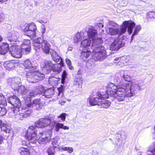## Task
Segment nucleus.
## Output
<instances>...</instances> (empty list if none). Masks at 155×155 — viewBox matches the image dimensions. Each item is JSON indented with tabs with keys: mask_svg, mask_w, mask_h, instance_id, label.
<instances>
[{
	"mask_svg": "<svg viewBox=\"0 0 155 155\" xmlns=\"http://www.w3.org/2000/svg\"><path fill=\"white\" fill-rule=\"evenodd\" d=\"M42 137H40L38 139V143L40 144H44L48 141L49 140L46 137L42 136Z\"/></svg>",
	"mask_w": 155,
	"mask_h": 155,
	"instance_id": "obj_36",
	"label": "nucleus"
},
{
	"mask_svg": "<svg viewBox=\"0 0 155 155\" xmlns=\"http://www.w3.org/2000/svg\"><path fill=\"white\" fill-rule=\"evenodd\" d=\"M5 18L4 14L2 12H0V22L3 21Z\"/></svg>",
	"mask_w": 155,
	"mask_h": 155,
	"instance_id": "obj_53",
	"label": "nucleus"
},
{
	"mask_svg": "<svg viewBox=\"0 0 155 155\" xmlns=\"http://www.w3.org/2000/svg\"><path fill=\"white\" fill-rule=\"evenodd\" d=\"M119 59H120V58H115L114 59V60L115 61H117L119 60Z\"/></svg>",
	"mask_w": 155,
	"mask_h": 155,
	"instance_id": "obj_59",
	"label": "nucleus"
},
{
	"mask_svg": "<svg viewBox=\"0 0 155 155\" xmlns=\"http://www.w3.org/2000/svg\"><path fill=\"white\" fill-rule=\"evenodd\" d=\"M104 98L98 97L96 93L95 97H92L90 98L89 103L92 105H98L101 106V107L107 108L110 106L111 103L109 101L104 99Z\"/></svg>",
	"mask_w": 155,
	"mask_h": 155,
	"instance_id": "obj_7",
	"label": "nucleus"
},
{
	"mask_svg": "<svg viewBox=\"0 0 155 155\" xmlns=\"http://www.w3.org/2000/svg\"><path fill=\"white\" fill-rule=\"evenodd\" d=\"M24 68L25 69L32 70L35 66H33L30 61L28 59L25 61L23 63Z\"/></svg>",
	"mask_w": 155,
	"mask_h": 155,
	"instance_id": "obj_26",
	"label": "nucleus"
},
{
	"mask_svg": "<svg viewBox=\"0 0 155 155\" xmlns=\"http://www.w3.org/2000/svg\"><path fill=\"white\" fill-rule=\"evenodd\" d=\"M31 42L29 40H24L23 43L21 44L23 45H30Z\"/></svg>",
	"mask_w": 155,
	"mask_h": 155,
	"instance_id": "obj_52",
	"label": "nucleus"
},
{
	"mask_svg": "<svg viewBox=\"0 0 155 155\" xmlns=\"http://www.w3.org/2000/svg\"><path fill=\"white\" fill-rule=\"evenodd\" d=\"M68 50H70V51L71 50H72V48L71 47H69V48H68Z\"/></svg>",
	"mask_w": 155,
	"mask_h": 155,
	"instance_id": "obj_62",
	"label": "nucleus"
},
{
	"mask_svg": "<svg viewBox=\"0 0 155 155\" xmlns=\"http://www.w3.org/2000/svg\"><path fill=\"white\" fill-rule=\"evenodd\" d=\"M18 92L22 94H25L26 92H27L26 91V89L24 86L22 85L21 84L19 86V87L18 88L17 90Z\"/></svg>",
	"mask_w": 155,
	"mask_h": 155,
	"instance_id": "obj_37",
	"label": "nucleus"
},
{
	"mask_svg": "<svg viewBox=\"0 0 155 155\" xmlns=\"http://www.w3.org/2000/svg\"><path fill=\"white\" fill-rule=\"evenodd\" d=\"M8 44L3 43L0 45V53L2 55L5 54L8 49Z\"/></svg>",
	"mask_w": 155,
	"mask_h": 155,
	"instance_id": "obj_25",
	"label": "nucleus"
},
{
	"mask_svg": "<svg viewBox=\"0 0 155 155\" xmlns=\"http://www.w3.org/2000/svg\"><path fill=\"white\" fill-rule=\"evenodd\" d=\"M40 102V100L37 99H34L32 102L31 101H26L25 102V105L28 107H36L37 110H39L41 108Z\"/></svg>",
	"mask_w": 155,
	"mask_h": 155,
	"instance_id": "obj_14",
	"label": "nucleus"
},
{
	"mask_svg": "<svg viewBox=\"0 0 155 155\" xmlns=\"http://www.w3.org/2000/svg\"><path fill=\"white\" fill-rule=\"evenodd\" d=\"M6 109L5 107H0V116H2L5 115L6 113Z\"/></svg>",
	"mask_w": 155,
	"mask_h": 155,
	"instance_id": "obj_42",
	"label": "nucleus"
},
{
	"mask_svg": "<svg viewBox=\"0 0 155 155\" xmlns=\"http://www.w3.org/2000/svg\"><path fill=\"white\" fill-rule=\"evenodd\" d=\"M123 24L127 28L128 32L129 35H130L132 33L133 28L135 26V23L132 21L130 20L124 22Z\"/></svg>",
	"mask_w": 155,
	"mask_h": 155,
	"instance_id": "obj_19",
	"label": "nucleus"
},
{
	"mask_svg": "<svg viewBox=\"0 0 155 155\" xmlns=\"http://www.w3.org/2000/svg\"><path fill=\"white\" fill-rule=\"evenodd\" d=\"M0 104L3 105H7V101L4 96L2 94H0Z\"/></svg>",
	"mask_w": 155,
	"mask_h": 155,
	"instance_id": "obj_35",
	"label": "nucleus"
},
{
	"mask_svg": "<svg viewBox=\"0 0 155 155\" xmlns=\"http://www.w3.org/2000/svg\"><path fill=\"white\" fill-rule=\"evenodd\" d=\"M124 44L122 42L121 40L118 38H116L110 46V49L114 51H117L124 45Z\"/></svg>",
	"mask_w": 155,
	"mask_h": 155,
	"instance_id": "obj_12",
	"label": "nucleus"
},
{
	"mask_svg": "<svg viewBox=\"0 0 155 155\" xmlns=\"http://www.w3.org/2000/svg\"><path fill=\"white\" fill-rule=\"evenodd\" d=\"M86 37V34L84 32H78L75 34L73 37V41L75 43H78L81 40Z\"/></svg>",
	"mask_w": 155,
	"mask_h": 155,
	"instance_id": "obj_18",
	"label": "nucleus"
},
{
	"mask_svg": "<svg viewBox=\"0 0 155 155\" xmlns=\"http://www.w3.org/2000/svg\"><path fill=\"white\" fill-rule=\"evenodd\" d=\"M41 64L43 71L46 73H49L51 70L55 74L59 73L61 71L62 67L64 66L63 62L53 64L50 61H43Z\"/></svg>",
	"mask_w": 155,
	"mask_h": 155,
	"instance_id": "obj_3",
	"label": "nucleus"
},
{
	"mask_svg": "<svg viewBox=\"0 0 155 155\" xmlns=\"http://www.w3.org/2000/svg\"><path fill=\"white\" fill-rule=\"evenodd\" d=\"M12 50L10 51L11 55L16 58H19L22 56V50L19 45L13 46Z\"/></svg>",
	"mask_w": 155,
	"mask_h": 155,
	"instance_id": "obj_11",
	"label": "nucleus"
},
{
	"mask_svg": "<svg viewBox=\"0 0 155 155\" xmlns=\"http://www.w3.org/2000/svg\"><path fill=\"white\" fill-rule=\"evenodd\" d=\"M67 75V74L66 72L65 71H64L63 73V74L62 75V81L64 80L65 78L66 77Z\"/></svg>",
	"mask_w": 155,
	"mask_h": 155,
	"instance_id": "obj_55",
	"label": "nucleus"
},
{
	"mask_svg": "<svg viewBox=\"0 0 155 155\" xmlns=\"http://www.w3.org/2000/svg\"><path fill=\"white\" fill-rule=\"evenodd\" d=\"M57 90L58 92V95H61V96H62L63 95V87H61L58 88L57 89Z\"/></svg>",
	"mask_w": 155,
	"mask_h": 155,
	"instance_id": "obj_50",
	"label": "nucleus"
},
{
	"mask_svg": "<svg viewBox=\"0 0 155 155\" xmlns=\"http://www.w3.org/2000/svg\"><path fill=\"white\" fill-rule=\"evenodd\" d=\"M121 138H122L123 139H126V136L125 135V133L124 132L122 131L121 132Z\"/></svg>",
	"mask_w": 155,
	"mask_h": 155,
	"instance_id": "obj_56",
	"label": "nucleus"
},
{
	"mask_svg": "<svg viewBox=\"0 0 155 155\" xmlns=\"http://www.w3.org/2000/svg\"><path fill=\"white\" fill-rule=\"evenodd\" d=\"M123 78L125 81H129L130 80V77L127 74H124L123 76Z\"/></svg>",
	"mask_w": 155,
	"mask_h": 155,
	"instance_id": "obj_48",
	"label": "nucleus"
},
{
	"mask_svg": "<svg viewBox=\"0 0 155 155\" xmlns=\"http://www.w3.org/2000/svg\"><path fill=\"white\" fill-rule=\"evenodd\" d=\"M120 62H118V64H119V65H120Z\"/></svg>",
	"mask_w": 155,
	"mask_h": 155,
	"instance_id": "obj_64",
	"label": "nucleus"
},
{
	"mask_svg": "<svg viewBox=\"0 0 155 155\" xmlns=\"http://www.w3.org/2000/svg\"><path fill=\"white\" fill-rule=\"evenodd\" d=\"M82 72H83V71L81 69V68L79 69L78 70V72H77V74H78V75L81 74L82 73Z\"/></svg>",
	"mask_w": 155,
	"mask_h": 155,
	"instance_id": "obj_57",
	"label": "nucleus"
},
{
	"mask_svg": "<svg viewBox=\"0 0 155 155\" xmlns=\"http://www.w3.org/2000/svg\"><path fill=\"white\" fill-rule=\"evenodd\" d=\"M41 91L43 96H44L45 97L47 98H50L53 95L54 90L53 89H49L46 90L44 91H44V88L42 87L40 88Z\"/></svg>",
	"mask_w": 155,
	"mask_h": 155,
	"instance_id": "obj_21",
	"label": "nucleus"
},
{
	"mask_svg": "<svg viewBox=\"0 0 155 155\" xmlns=\"http://www.w3.org/2000/svg\"><path fill=\"white\" fill-rule=\"evenodd\" d=\"M52 134V130H50L45 131L42 133H40V135L42 136L46 137L47 138L50 140L51 138Z\"/></svg>",
	"mask_w": 155,
	"mask_h": 155,
	"instance_id": "obj_29",
	"label": "nucleus"
},
{
	"mask_svg": "<svg viewBox=\"0 0 155 155\" xmlns=\"http://www.w3.org/2000/svg\"><path fill=\"white\" fill-rule=\"evenodd\" d=\"M21 81L20 78L17 77L9 79L8 80V84L14 83L16 84H21Z\"/></svg>",
	"mask_w": 155,
	"mask_h": 155,
	"instance_id": "obj_32",
	"label": "nucleus"
},
{
	"mask_svg": "<svg viewBox=\"0 0 155 155\" xmlns=\"http://www.w3.org/2000/svg\"><path fill=\"white\" fill-rule=\"evenodd\" d=\"M91 54V52L88 50L86 51L83 50L81 53V57L83 60L86 61Z\"/></svg>",
	"mask_w": 155,
	"mask_h": 155,
	"instance_id": "obj_27",
	"label": "nucleus"
},
{
	"mask_svg": "<svg viewBox=\"0 0 155 155\" xmlns=\"http://www.w3.org/2000/svg\"><path fill=\"white\" fill-rule=\"evenodd\" d=\"M134 27V30L132 31L133 34L131 37V40L133 39L134 36L137 35L138 32L141 29V27L139 25L135 26Z\"/></svg>",
	"mask_w": 155,
	"mask_h": 155,
	"instance_id": "obj_31",
	"label": "nucleus"
},
{
	"mask_svg": "<svg viewBox=\"0 0 155 155\" xmlns=\"http://www.w3.org/2000/svg\"><path fill=\"white\" fill-rule=\"evenodd\" d=\"M8 84L11 86L13 89L14 91H17L19 87V86L21 84H16L14 83H11L10 84Z\"/></svg>",
	"mask_w": 155,
	"mask_h": 155,
	"instance_id": "obj_38",
	"label": "nucleus"
},
{
	"mask_svg": "<svg viewBox=\"0 0 155 155\" xmlns=\"http://www.w3.org/2000/svg\"><path fill=\"white\" fill-rule=\"evenodd\" d=\"M127 28L126 26L123 24L120 31L119 30L118 35H122L125 33L126 31Z\"/></svg>",
	"mask_w": 155,
	"mask_h": 155,
	"instance_id": "obj_40",
	"label": "nucleus"
},
{
	"mask_svg": "<svg viewBox=\"0 0 155 155\" xmlns=\"http://www.w3.org/2000/svg\"><path fill=\"white\" fill-rule=\"evenodd\" d=\"M122 85V87L118 88L114 84L110 83L107 87L106 93L97 92V95L99 97L105 98H108L110 95L121 101H124L126 97L134 96L141 90V86L135 81H130Z\"/></svg>",
	"mask_w": 155,
	"mask_h": 155,
	"instance_id": "obj_1",
	"label": "nucleus"
},
{
	"mask_svg": "<svg viewBox=\"0 0 155 155\" xmlns=\"http://www.w3.org/2000/svg\"><path fill=\"white\" fill-rule=\"evenodd\" d=\"M52 126L54 128V130L56 132H58L60 129H62L64 130H67L69 129V127L68 126H64L63 124L57 122L54 120L52 122Z\"/></svg>",
	"mask_w": 155,
	"mask_h": 155,
	"instance_id": "obj_17",
	"label": "nucleus"
},
{
	"mask_svg": "<svg viewBox=\"0 0 155 155\" xmlns=\"http://www.w3.org/2000/svg\"><path fill=\"white\" fill-rule=\"evenodd\" d=\"M153 135H154V138H155V134H153Z\"/></svg>",
	"mask_w": 155,
	"mask_h": 155,
	"instance_id": "obj_63",
	"label": "nucleus"
},
{
	"mask_svg": "<svg viewBox=\"0 0 155 155\" xmlns=\"http://www.w3.org/2000/svg\"><path fill=\"white\" fill-rule=\"evenodd\" d=\"M21 49L25 51L26 53H28L31 51V46L30 45H21Z\"/></svg>",
	"mask_w": 155,
	"mask_h": 155,
	"instance_id": "obj_33",
	"label": "nucleus"
},
{
	"mask_svg": "<svg viewBox=\"0 0 155 155\" xmlns=\"http://www.w3.org/2000/svg\"><path fill=\"white\" fill-rule=\"evenodd\" d=\"M19 63L12 61H6L3 64L5 68L9 71L15 69V68L19 66Z\"/></svg>",
	"mask_w": 155,
	"mask_h": 155,
	"instance_id": "obj_13",
	"label": "nucleus"
},
{
	"mask_svg": "<svg viewBox=\"0 0 155 155\" xmlns=\"http://www.w3.org/2000/svg\"><path fill=\"white\" fill-rule=\"evenodd\" d=\"M7 100L8 103L11 104L15 108L12 110V112L14 115H11L10 117L16 116V114L18 115V112L21 110L20 109L21 108V104L19 99L15 96L14 95L9 97Z\"/></svg>",
	"mask_w": 155,
	"mask_h": 155,
	"instance_id": "obj_6",
	"label": "nucleus"
},
{
	"mask_svg": "<svg viewBox=\"0 0 155 155\" xmlns=\"http://www.w3.org/2000/svg\"><path fill=\"white\" fill-rule=\"evenodd\" d=\"M26 138L31 142L36 143L37 140L36 131L35 129V127L31 126L28 127L26 135Z\"/></svg>",
	"mask_w": 155,
	"mask_h": 155,
	"instance_id": "obj_9",
	"label": "nucleus"
},
{
	"mask_svg": "<svg viewBox=\"0 0 155 155\" xmlns=\"http://www.w3.org/2000/svg\"><path fill=\"white\" fill-rule=\"evenodd\" d=\"M92 40L89 38H83L81 43V46L83 48H88L90 47L92 44Z\"/></svg>",
	"mask_w": 155,
	"mask_h": 155,
	"instance_id": "obj_22",
	"label": "nucleus"
},
{
	"mask_svg": "<svg viewBox=\"0 0 155 155\" xmlns=\"http://www.w3.org/2000/svg\"><path fill=\"white\" fill-rule=\"evenodd\" d=\"M148 15L150 18H155V12H150L148 13Z\"/></svg>",
	"mask_w": 155,
	"mask_h": 155,
	"instance_id": "obj_47",
	"label": "nucleus"
},
{
	"mask_svg": "<svg viewBox=\"0 0 155 155\" xmlns=\"http://www.w3.org/2000/svg\"><path fill=\"white\" fill-rule=\"evenodd\" d=\"M54 119L50 118L41 119L36 123V126L38 128H44L51 125L52 126Z\"/></svg>",
	"mask_w": 155,
	"mask_h": 155,
	"instance_id": "obj_10",
	"label": "nucleus"
},
{
	"mask_svg": "<svg viewBox=\"0 0 155 155\" xmlns=\"http://www.w3.org/2000/svg\"><path fill=\"white\" fill-rule=\"evenodd\" d=\"M22 144L23 145H26V143L25 141L22 142Z\"/></svg>",
	"mask_w": 155,
	"mask_h": 155,
	"instance_id": "obj_61",
	"label": "nucleus"
},
{
	"mask_svg": "<svg viewBox=\"0 0 155 155\" xmlns=\"http://www.w3.org/2000/svg\"><path fill=\"white\" fill-rule=\"evenodd\" d=\"M48 152L49 155H54V149L53 148H49L48 150Z\"/></svg>",
	"mask_w": 155,
	"mask_h": 155,
	"instance_id": "obj_51",
	"label": "nucleus"
},
{
	"mask_svg": "<svg viewBox=\"0 0 155 155\" xmlns=\"http://www.w3.org/2000/svg\"><path fill=\"white\" fill-rule=\"evenodd\" d=\"M46 31V28L44 25H42L41 26L40 32L41 34L42 37L44 36V34Z\"/></svg>",
	"mask_w": 155,
	"mask_h": 155,
	"instance_id": "obj_46",
	"label": "nucleus"
},
{
	"mask_svg": "<svg viewBox=\"0 0 155 155\" xmlns=\"http://www.w3.org/2000/svg\"><path fill=\"white\" fill-rule=\"evenodd\" d=\"M41 90L36 89L34 91H30L26 92L25 97H26V101H31L30 98L35 97L38 94H42Z\"/></svg>",
	"mask_w": 155,
	"mask_h": 155,
	"instance_id": "obj_16",
	"label": "nucleus"
},
{
	"mask_svg": "<svg viewBox=\"0 0 155 155\" xmlns=\"http://www.w3.org/2000/svg\"><path fill=\"white\" fill-rule=\"evenodd\" d=\"M61 149L64 151H67L68 153H71L73 151V148L70 147H62Z\"/></svg>",
	"mask_w": 155,
	"mask_h": 155,
	"instance_id": "obj_39",
	"label": "nucleus"
},
{
	"mask_svg": "<svg viewBox=\"0 0 155 155\" xmlns=\"http://www.w3.org/2000/svg\"><path fill=\"white\" fill-rule=\"evenodd\" d=\"M0 128L4 132L9 133L10 131L9 126L6 124L2 123L1 120H0Z\"/></svg>",
	"mask_w": 155,
	"mask_h": 155,
	"instance_id": "obj_28",
	"label": "nucleus"
},
{
	"mask_svg": "<svg viewBox=\"0 0 155 155\" xmlns=\"http://www.w3.org/2000/svg\"><path fill=\"white\" fill-rule=\"evenodd\" d=\"M65 102V101H63V102L62 101H59V103L61 105H63L64 103Z\"/></svg>",
	"mask_w": 155,
	"mask_h": 155,
	"instance_id": "obj_58",
	"label": "nucleus"
},
{
	"mask_svg": "<svg viewBox=\"0 0 155 155\" xmlns=\"http://www.w3.org/2000/svg\"><path fill=\"white\" fill-rule=\"evenodd\" d=\"M21 110L18 112V115L16 114V116H15V118H17L19 119H22L23 117H26L29 115L31 113V111L29 110H27L21 107Z\"/></svg>",
	"mask_w": 155,
	"mask_h": 155,
	"instance_id": "obj_15",
	"label": "nucleus"
},
{
	"mask_svg": "<svg viewBox=\"0 0 155 155\" xmlns=\"http://www.w3.org/2000/svg\"><path fill=\"white\" fill-rule=\"evenodd\" d=\"M16 32H9L8 34L7 38L8 41L11 42L12 44H15V42L18 41Z\"/></svg>",
	"mask_w": 155,
	"mask_h": 155,
	"instance_id": "obj_20",
	"label": "nucleus"
},
{
	"mask_svg": "<svg viewBox=\"0 0 155 155\" xmlns=\"http://www.w3.org/2000/svg\"><path fill=\"white\" fill-rule=\"evenodd\" d=\"M36 30V25L33 22L25 24V28L24 29L25 35L30 38H32L35 35Z\"/></svg>",
	"mask_w": 155,
	"mask_h": 155,
	"instance_id": "obj_8",
	"label": "nucleus"
},
{
	"mask_svg": "<svg viewBox=\"0 0 155 155\" xmlns=\"http://www.w3.org/2000/svg\"><path fill=\"white\" fill-rule=\"evenodd\" d=\"M18 152L21 155H30V152L28 150L23 147L20 148L18 149Z\"/></svg>",
	"mask_w": 155,
	"mask_h": 155,
	"instance_id": "obj_30",
	"label": "nucleus"
},
{
	"mask_svg": "<svg viewBox=\"0 0 155 155\" xmlns=\"http://www.w3.org/2000/svg\"><path fill=\"white\" fill-rule=\"evenodd\" d=\"M2 39H3L2 38L1 35H0V41H2Z\"/></svg>",
	"mask_w": 155,
	"mask_h": 155,
	"instance_id": "obj_60",
	"label": "nucleus"
},
{
	"mask_svg": "<svg viewBox=\"0 0 155 155\" xmlns=\"http://www.w3.org/2000/svg\"><path fill=\"white\" fill-rule=\"evenodd\" d=\"M106 31L107 33L111 35H114L118 34L119 29L115 28L108 26L106 29Z\"/></svg>",
	"mask_w": 155,
	"mask_h": 155,
	"instance_id": "obj_23",
	"label": "nucleus"
},
{
	"mask_svg": "<svg viewBox=\"0 0 155 155\" xmlns=\"http://www.w3.org/2000/svg\"><path fill=\"white\" fill-rule=\"evenodd\" d=\"M34 49L38 51L41 47L44 53L48 54L50 50L51 45L46 40H43L40 38L34 39L33 42Z\"/></svg>",
	"mask_w": 155,
	"mask_h": 155,
	"instance_id": "obj_4",
	"label": "nucleus"
},
{
	"mask_svg": "<svg viewBox=\"0 0 155 155\" xmlns=\"http://www.w3.org/2000/svg\"><path fill=\"white\" fill-rule=\"evenodd\" d=\"M111 26L112 27L114 28H115V27L117 26V24L113 21H109L108 23V25L107 26V27L108 26L110 27V26Z\"/></svg>",
	"mask_w": 155,
	"mask_h": 155,
	"instance_id": "obj_49",
	"label": "nucleus"
},
{
	"mask_svg": "<svg viewBox=\"0 0 155 155\" xmlns=\"http://www.w3.org/2000/svg\"><path fill=\"white\" fill-rule=\"evenodd\" d=\"M56 78L54 77H52L49 78L48 82L49 84L53 85L54 83H57V81L56 80Z\"/></svg>",
	"mask_w": 155,
	"mask_h": 155,
	"instance_id": "obj_43",
	"label": "nucleus"
},
{
	"mask_svg": "<svg viewBox=\"0 0 155 155\" xmlns=\"http://www.w3.org/2000/svg\"><path fill=\"white\" fill-rule=\"evenodd\" d=\"M50 53L53 61L55 62H57L60 60V62H63L60 57L52 49L50 51Z\"/></svg>",
	"mask_w": 155,
	"mask_h": 155,
	"instance_id": "obj_24",
	"label": "nucleus"
},
{
	"mask_svg": "<svg viewBox=\"0 0 155 155\" xmlns=\"http://www.w3.org/2000/svg\"><path fill=\"white\" fill-rule=\"evenodd\" d=\"M82 83L81 78L80 77H76L74 81V84L79 86L81 85Z\"/></svg>",
	"mask_w": 155,
	"mask_h": 155,
	"instance_id": "obj_34",
	"label": "nucleus"
},
{
	"mask_svg": "<svg viewBox=\"0 0 155 155\" xmlns=\"http://www.w3.org/2000/svg\"><path fill=\"white\" fill-rule=\"evenodd\" d=\"M154 144L155 146V148L153 149L151 147H150L148 150L147 151L148 154H150V153H149L150 152L153 155H155V142Z\"/></svg>",
	"mask_w": 155,
	"mask_h": 155,
	"instance_id": "obj_44",
	"label": "nucleus"
},
{
	"mask_svg": "<svg viewBox=\"0 0 155 155\" xmlns=\"http://www.w3.org/2000/svg\"><path fill=\"white\" fill-rule=\"evenodd\" d=\"M103 27L102 24L99 23L95 26H91L87 28L84 32L86 34L87 38L92 40L91 48L93 51L91 58L95 61L103 60L107 57L104 47L99 44L103 42L101 38H97L98 31Z\"/></svg>",
	"mask_w": 155,
	"mask_h": 155,
	"instance_id": "obj_2",
	"label": "nucleus"
},
{
	"mask_svg": "<svg viewBox=\"0 0 155 155\" xmlns=\"http://www.w3.org/2000/svg\"><path fill=\"white\" fill-rule=\"evenodd\" d=\"M66 115L67 114L66 113H62L59 115L57 117L58 118H61V120L62 121H64L65 119V117Z\"/></svg>",
	"mask_w": 155,
	"mask_h": 155,
	"instance_id": "obj_45",
	"label": "nucleus"
},
{
	"mask_svg": "<svg viewBox=\"0 0 155 155\" xmlns=\"http://www.w3.org/2000/svg\"><path fill=\"white\" fill-rule=\"evenodd\" d=\"M26 76L29 82L35 83L44 77V74L40 73L37 69L36 67L35 66L33 69L26 73Z\"/></svg>",
	"mask_w": 155,
	"mask_h": 155,
	"instance_id": "obj_5",
	"label": "nucleus"
},
{
	"mask_svg": "<svg viewBox=\"0 0 155 155\" xmlns=\"http://www.w3.org/2000/svg\"><path fill=\"white\" fill-rule=\"evenodd\" d=\"M66 62L69 69L71 70L74 69V67L71 65V63L70 60L68 58L66 59Z\"/></svg>",
	"mask_w": 155,
	"mask_h": 155,
	"instance_id": "obj_41",
	"label": "nucleus"
},
{
	"mask_svg": "<svg viewBox=\"0 0 155 155\" xmlns=\"http://www.w3.org/2000/svg\"><path fill=\"white\" fill-rule=\"evenodd\" d=\"M4 140L5 138L2 136L0 135V145L4 143Z\"/></svg>",
	"mask_w": 155,
	"mask_h": 155,
	"instance_id": "obj_54",
	"label": "nucleus"
}]
</instances>
